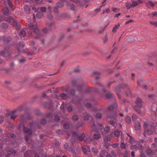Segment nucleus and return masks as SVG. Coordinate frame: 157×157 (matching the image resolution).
<instances>
[{"mask_svg":"<svg viewBox=\"0 0 157 157\" xmlns=\"http://www.w3.org/2000/svg\"><path fill=\"white\" fill-rule=\"evenodd\" d=\"M29 29L32 31H33L34 33H36L38 29L36 25H34L32 24H30L29 25Z\"/></svg>","mask_w":157,"mask_h":157,"instance_id":"f257e3e1","label":"nucleus"},{"mask_svg":"<svg viewBox=\"0 0 157 157\" xmlns=\"http://www.w3.org/2000/svg\"><path fill=\"white\" fill-rule=\"evenodd\" d=\"M72 135L74 136H78V139L80 140H83L85 136V135L84 134H82L78 136V133L76 132H73L72 133Z\"/></svg>","mask_w":157,"mask_h":157,"instance_id":"f03ea898","label":"nucleus"},{"mask_svg":"<svg viewBox=\"0 0 157 157\" xmlns=\"http://www.w3.org/2000/svg\"><path fill=\"white\" fill-rule=\"evenodd\" d=\"M8 21H9L11 23L12 25L13 26H17L18 23L17 21L15 19L13 18L12 17H10L9 19L8 20Z\"/></svg>","mask_w":157,"mask_h":157,"instance_id":"7ed1b4c3","label":"nucleus"},{"mask_svg":"<svg viewBox=\"0 0 157 157\" xmlns=\"http://www.w3.org/2000/svg\"><path fill=\"white\" fill-rule=\"evenodd\" d=\"M151 126L148 125L147 123H144V135L145 136H146V133L147 132V131L148 130L149 128Z\"/></svg>","mask_w":157,"mask_h":157,"instance_id":"20e7f679","label":"nucleus"},{"mask_svg":"<svg viewBox=\"0 0 157 157\" xmlns=\"http://www.w3.org/2000/svg\"><path fill=\"white\" fill-rule=\"evenodd\" d=\"M135 126L136 130H140V123L138 121H136L135 123Z\"/></svg>","mask_w":157,"mask_h":157,"instance_id":"39448f33","label":"nucleus"},{"mask_svg":"<svg viewBox=\"0 0 157 157\" xmlns=\"http://www.w3.org/2000/svg\"><path fill=\"white\" fill-rule=\"evenodd\" d=\"M92 76L96 79H98L100 77V74L97 71H94L92 74Z\"/></svg>","mask_w":157,"mask_h":157,"instance_id":"423d86ee","label":"nucleus"},{"mask_svg":"<svg viewBox=\"0 0 157 157\" xmlns=\"http://www.w3.org/2000/svg\"><path fill=\"white\" fill-rule=\"evenodd\" d=\"M136 105L139 107L142 106V102L141 99L140 98H138L136 101Z\"/></svg>","mask_w":157,"mask_h":157,"instance_id":"0eeeda50","label":"nucleus"},{"mask_svg":"<svg viewBox=\"0 0 157 157\" xmlns=\"http://www.w3.org/2000/svg\"><path fill=\"white\" fill-rule=\"evenodd\" d=\"M101 137L100 135L98 133H96L93 134V137L94 139L98 140Z\"/></svg>","mask_w":157,"mask_h":157,"instance_id":"6e6552de","label":"nucleus"},{"mask_svg":"<svg viewBox=\"0 0 157 157\" xmlns=\"http://www.w3.org/2000/svg\"><path fill=\"white\" fill-rule=\"evenodd\" d=\"M24 9L25 11L28 13L29 14L30 13V8L29 6L27 5H25L24 6Z\"/></svg>","mask_w":157,"mask_h":157,"instance_id":"1a4fd4ad","label":"nucleus"},{"mask_svg":"<svg viewBox=\"0 0 157 157\" xmlns=\"http://www.w3.org/2000/svg\"><path fill=\"white\" fill-rule=\"evenodd\" d=\"M109 122H110V124H111L113 125L115 128L117 127V123L116 121V120H115L114 121H113V120H111Z\"/></svg>","mask_w":157,"mask_h":157,"instance_id":"9d476101","label":"nucleus"},{"mask_svg":"<svg viewBox=\"0 0 157 157\" xmlns=\"http://www.w3.org/2000/svg\"><path fill=\"white\" fill-rule=\"evenodd\" d=\"M120 24H118L117 25H116L113 27L112 31L113 33H115L117 31V29L120 26Z\"/></svg>","mask_w":157,"mask_h":157,"instance_id":"9b49d317","label":"nucleus"},{"mask_svg":"<svg viewBox=\"0 0 157 157\" xmlns=\"http://www.w3.org/2000/svg\"><path fill=\"white\" fill-rule=\"evenodd\" d=\"M2 11L3 13L5 15H7L9 14V10L7 8H5L2 9Z\"/></svg>","mask_w":157,"mask_h":157,"instance_id":"f8f14e48","label":"nucleus"},{"mask_svg":"<svg viewBox=\"0 0 157 157\" xmlns=\"http://www.w3.org/2000/svg\"><path fill=\"white\" fill-rule=\"evenodd\" d=\"M24 131L25 133H26L29 135H30L31 134V133H32L31 132L29 129H28L27 128H24Z\"/></svg>","mask_w":157,"mask_h":157,"instance_id":"ddd939ff","label":"nucleus"},{"mask_svg":"<svg viewBox=\"0 0 157 157\" xmlns=\"http://www.w3.org/2000/svg\"><path fill=\"white\" fill-rule=\"evenodd\" d=\"M19 36L23 37L25 36H26L25 32L24 30H21L19 33Z\"/></svg>","mask_w":157,"mask_h":157,"instance_id":"4468645a","label":"nucleus"},{"mask_svg":"<svg viewBox=\"0 0 157 157\" xmlns=\"http://www.w3.org/2000/svg\"><path fill=\"white\" fill-rule=\"evenodd\" d=\"M125 5L126 6V8L127 9H129L132 7V4H131L130 3L127 2L125 3Z\"/></svg>","mask_w":157,"mask_h":157,"instance_id":"2eb2a0df","label":"nucleus"},{"mask_svg":"<svg viewBox=\"0 0 157 157\" xmlns=\"http://www.w3.org/2000/svg\"><path fill=\"white\" fill-rule=\"evenodd\" d=\"M43 14L41 12H39L37 13L36 16L38 18H40L43 16Z\"/></svg>","mask_w":157,"mask_h":157,"instance_id":"dca6fc26","label":"nucleus"},{"mask_svg":"<svg viewBox=\"0 0 157 157\" xmlns=\"http://www.w3.org/2000/svg\"><path fill=\"white\" fill-rule=\"evenodd\" d=\"M114 135L116 137H118L120 135V132L119 131L117 130L115 131L114 132Z\"/></svg>","mask_w":157,"mask_h":157,"instance_id":"f3484780","label":"nucleus"},{"mask_svg":"<svg viewBox=\"0 0 157 157\" xmlns=\"http://www.w3.org/2000/svg\"><path fill=\"white\" fill-rule=\"evenodd\" d=\"M126 121L128 124H130L131 122L130 118L129 117H127L126 119Z\"/></svg>","mask_w":157,"mask_h":157,"instance_id":"a211bd4d","label":"nucleus"},{"mask_svg":"<svg viewBox=\"0 0 157 157\" xmlns=\"http://www.w3.org/2000/svg\"><path fill=\"white\" fill-rule=\"evenodd\" d=\"M96 117L97 118L100 119L101 117L102 114L100 113H98L96 114Z\"/></svg>","mask_w":157,"mask_h":157,"instance_id":"6ab92c4d","label":"nucleus"},{"mask_svg":"<svg viewBox=\"0 0 157 157\" xmlns=\"http://www.w3.org/2000/svg\"><path fill=\"white\" fill-rule=\"evenodd\" d=\"M126 144H124L123 142H122L120 145L122 149H125Z\"/></svg>","mask_w":157,"mask_h":157,"instance_id":"aec40b11","label":"nucleus"},{"mask_svg":"<svg viewBox=\"0 0 157 157\" xmlns=\"http://www.w3.org/2000/svg\"><path fill=\"white\" fill-rule=\"evenodd\" d=\"M153 133L152 131L151 130H147L146 132V134L151 135Z\"/></svg>","mask_w":157,"mask_h":157,"instance_id":"412c9836","label":"nucleus"},{"mask_svg":"<svg viewBox=\"0 0 157 157\" xmlns=\"http://www.w3.org/2000/svg\"><path fill=\"white\" fill-rule=\"evenodd\" d=\"M92 151L95 153H97L98 152V149L94 147H93L92 149Z\"/></svg>","mask_w":157,"mask_h":157,"instance_id":"4be33fe9","label":"nucleus"},{"mask_svg":"<svg viewBox=\"0 0 157 157\" xmlns=\"http://www.w3.org/2000/svg\"><path fill=\"white\" fill-rule=\"evenodd\" d=\"M138 3L135 1H133L132 4V7H135L138 5Z\"/></svg>","mask_w":157,"mask_h":157,"instance_id":"5701e85b","label":"nucleus"},{"mask_svg":"<svg viewBox=\"0 0 157 157\" xmlns=\"http://www.w3.org/2000/svg\"><path fill=\"white\" fill-rule=\"evenodd\" d=\"M63 127L64 128L66 129H68L69 127V124L68 123H65L63 125Z\"/></svg>","mask_w":157,"mask_h":157,"instance_id":"b1692460","label":"nucleus"},{"mask_svg":"<svg viewBox=\"0 0 157 157\" xmlns=\"http://www.w3.org/2000/svg\"><path fill=\"white\" fill-rule=\"evenodd\" d=\"M4 120V117L2 115H0V124L2 123Z\"/></svg>","mask_w":157,"mask_h":157,"instance_id":"393cba45","label":"nucleus"},{"mask_svg":"<svg viewBox=\"0 0 157 157\" xmlns=\"http://www.w3.org/2000/svg\"><path fill=\"white\" fill-rule=\"evenodd\" d=\"M119 145V144L118 143H114L111 146L113 148H116Z\"/></svg>","mask_w":157,"mask_h":157,"instance_id":"a878e982","label":"nucleus"},{"mask_svg":"<svg viewBox=\"0 0 157 157\" xmlns=\"http://www.w3.org/2000/svg\"><path fill=\"white\" fill-rule=\"evenodd\" d=\"M2 27L4 29H6L8 27V25L6 23H4L2 25Z\"/></svg>","mask_w":157,"mask_h":157,"instance_id":"bb28decb","label":"nucleus"},{"mask_svg":"<svg viewBox=\"0 0 157 157\" xmlns=\"http://www.w3.org/2000/svg\"><path fill=\"white\" fill-rule=\"evenodd\" d=\"M63 4L62 2H58L57 4V6L59 7H61L63 6Z\"/></svg>","mask_w":157,"mask_h":157,"instance_id":"cd10ccee","label":"nucleus"},{"mask_svg":"<svg viewBox=\"0 0 157 157\" xmlns=\"http://www.w3.org/2000/svg\"><path fill=\"white\" fill-rule=\"evenodd\" d=\"M104 140L105 141H108L110 140V137H109V136H108L106 137H105L104 139Z\"/></svg>","mask_w":157,"mask_h":157,"instance_id":"c85d7f7f","label":"nucleus"},{"mask_svg":"<svg viewBox=\"0 0 157 157\" xmlns=\"http://www.w3.org/2000/svg\"><path fill=\"white\" fill-rule=\"evenodd\" d=\"M150 23L151 25H153L156 26H157V21L154 22V21H150Z\"/></svg>","mask_w":157,"mask_h":157,"instance_id":"c756f323","label":"nucleus"},{"mask_svg":"<svg viewBox=\"0 0 157 157\" xmlns=\"http://www.w3.org/2000/svg\"><path fill=\"white\" fill-rule=\"evenodd\" d=\"M131 148L132 150L138 149V147L136 145H132L131 146Z\"/></svg>","mask_w":157,"mask_h":157,"instance_id":"7c9ffc66","label":"nucleus"},{"mask_svg":"<svg viewBox=\"0 0 157 157\" xmlns=\"http://www.w3.org/2000/svg\"><path fill=\"white\" fill-rule=\"evenodd\" d=\"M129 137H130V139H129L130 142L131 144H133V143H134V140L133 139L131 136H129Z\"/></svg>","mask_w":157,"mask_h":157,"instance_id":"2f4dec72","label":"nucleus"},{"mask_svg":"<svg viewBox=\"0 0 157 157\" xmlns=\"http://www.w3.org/2000/svg\"><path fill=\"white\" fill-rule=\"evenodd\" d=\"M61 97L63 99H65L67 97V95L65 94H63L61 95Z\"/></svg>","mask_w":157,"mask_h":157,"instance_id":"473e14b6","label":"nucleus"},{"mask_svg":"<svg viewBox=\"0 0 157 157\" xmlns=\"http://www.w3.org/2000/svg\"><path fill=\"white\" fill-rule=\"evenodd\" d=\"M104 130L106 132H108L110 130V128L108 126H107L105 127Z\"/></svg>","mask_w":157,"mask_h":157,"instance_id":"72a5a7b5","label":"nucleus"},{"mask_svg":"<svg viewBox=\"0 0 157 157\" xmlns=\"http://www.w3.org/2000/svg\"><path fill=\"white\" fill-rule=\"evenodd\" d=\"M132 119L133 121H135L137 119V116L135 115H133L132 117Z\"/></svg>","mask_w":157,"mask_h":157,"instance_id":"f704fd0d","label":"nucleus"},{"mask_svg":"<svg viewBox=\"0 0 157 157\" xmlns=\"http://www.w3.org/2000/svg\"><path fill=\"white\" fill-rule=\"evenodd\" d=\"M103 6H101L99 8L96 9L95 10V12L97 13L98 12H100L101 11V7Z\"/></svg>","mask_w":157,"mask_h":157,"instance_id":"c9c22d12","label":"nucleus"},{"mask_svg":"<svg viewBox=\"0 0 157 157\" xmlns=\"http://www.w3.org/2000/svg\"><path fill=\"white\" fill-rule=\"evenodd\" d=\"M73 120L76 121L78 119V117L77 115H74L72 117Z\"/></svg>","mask_w":157,"mask_h":157,"instance_id":"e433bc0d","label":"nucleus"},{"mask_svg":"<svg viewBox=\"0 0 157 157\" xmlns=\"http://www.w3.org/2000/svg\"><path fill=\"white\" fill-rule=\"evenodd\" d=\"M40 10L42 12H45L46 10V8L45 7H41L40 8Z\"/></svg>","mask_w":157,"mask_h":157,"instance_id":"4c0bfd02","label":"nucleus"},{"mask_svg":"<svg viewBox=\"0 0 157 157\" xmlns=\"http://www.w3.org/2000/svg\"><path fill=\"white\" fill-rule=\"evenodd\" d=\"M55 120L56 121H58L59 120V118L58 116H56L55 117Z\"/></svg>","mask_w":157,"mask_h":157,"instance_id":"58836bf2","label":"nucleus"},{"mask_svg":"<svg viewBox=\"0 0 157 157\" xmlns=\"http://www.w3.org/2000/svg\"><path fill=\"white\" fill-rule=\"evenodd\" d=\"M67 110L68 112H70L72 110V108L71 106H68L67 108Z\"/></svg>","mask_w":157,"mask_h":157,"instance_id":"ea45409f","label":"nucleus"},{"mask_svg":"<svg viewBox=\"0 0 157 157\" xmlns=\"http://www.w3.org/2000/svg\"><path fill=\"white\" fill-rule=\"evenodd\" d=\"M74 6L73 4H71L70 5V9L72 10H73L74 9Z\"/></svg>","mask_w":157,"mask_h":157,"instance_id":"a19ab883","label":"nucleus"},{"mask_svg":"<svg viewBox=\"0 0 157 157\" xmlns=\"http://www.w3.org/2000/svg\"><path fill=\"white\" fill-rule=\"evenodd\" d=\"M111 154L113 156H114V157H117V155L115 154V152L114 151H111Z\"/></svg>","mask_w":157,"mask_h":157,"instance_id":"79ce46f5","label":"nucleus"},{"mask_svg":"<svg viewBox=\"0 0 157 157\" xmlns=\"http://www.w3.org/2000/svg\"><path fill=\"white\" fill-rule=\"evenodd\" d=\"M112 9L113 11L116 12L118 10V8L114 7H112Z\"/></svg>","mask_w":157,"mask_h":157,"instance_id":"37998d69","label":"nucleus"},{"mask_svg":"<svg viewBox=\"0 0 157 157\" xmlns=\"http://www.w3.org/2000/svg\"><path fill=\"white\" fill-rule=\"evenodd\" d=\"M69 147V145H68V144L67 143L65 144L64 145V147L66 149H67Z\"/></svg>","mask_w":157,"mask_h":157,"instance_id":"c03bdc74","label":"nucleus"},{"mask_svg":"<svg viewBox=\"0 0 157 157\" xmlns=\"http://www.w3.org/2000/svg\"><path fill=\"white\" fill-rule=\"evenodd\" d=\"M149 4H150V5L152 6H154V3L151 1H149Z\"/></svg>","mask_w":157,"mask_h":157,"instance_id":"a18cd8bd","label":"nucleus"},{"mask_svg":"<svg viewBox=\"0 0 157 157\" xmlns=\"http://www.w3.org/2000/svg\"><path fill=\"white\" fill-rule=\"evenodd\" d=\"M152 15L154 16H157V12H154L152 13Z\"/></svg>","mask_w":157,"mask_h":157,"instance_id":"49530a36","label":"nucleus"},{"mask_svg":"<svg viewBox=\"0 0 157 157\" xmlns=\"http://www.w3.org/2000/svg\"><path fill=\"white\" fill-rule=\"evenodd\" d=\"M133 21V20H130L129 21H127L126 22V23H125V24H128L129 23H131V22H132Z\"/></svg>","mask_w":157,"mask_h":157,"instance_id":"de8ad7c7","label":"nucleus"},{"mask_svg":"<svg viewBox=\"0 0 157 157\" xmlns=\"http://www.w3.org/2000/svg\"><path fill=\"white\" fill-rule=\"evenodd\" d=\"M64 104L63 103L61 105L60 109L62 110L64 108Z\"/></svg>","mask_w":157,"mask_h":157,"instance_id":"09e8293b","label":"nucleus"},{"mask_svg":"<svg viewBox=\"0 0 157 157\" xmlns=\"http://www.w3.org/2000/svg\"><path fill=\"white\" fill-rule=\"evenodd\" d=\"M17 116L15 115H12L11 116V117L12 119H14L17 117Z\"/></svg>","mask_w":157,"mask_h":157,"instance_id":"8fccbe9b","label":"nucleus"},{"mask_svg":"<svg viewBox=\"0 0 157 157\" xmlns=\"http://www.w3.org/2000/svg\"><path fill=\"white\" fill-rule=\"evenodd\" d=\"M8 4L10 7H12V4L9 1L8 2Z\"/></svg>","mask_w":157,"mask_h":157,"instance_id":"3c124183","label":"nucleus"},{"mask_svg":"<svg viewBox=\"0 0 157 157\" xmlns=\"http://www.w3.org/2000/svg\"><path fill=\"white\" fill-rule=\"evenodd\" d=\"M121 14L120 13H118L117 14H116L115 15V17H118L119 16L121 15Z\"/></svg>","mask_w":157,"mask_h":157,"instance_id":"603ef678","label":"nucleus"},{"mask_svg":"<svg viewBox=\"0 0 157 157\" xmlns=\"http://www.w3.org/2000/svg\"><path fill=\"white\" fill-rule=\"evenodd\" d=\"M57 133L59 134H61L62 133V131L60 130H59L57 131Z\"/></svg>","mask_w":157,"mask_h":157,"instance_id":"864d4df0","label":"nucleus"},{"mask_svg":"<svg viewBox=\"0 0 157 157\" xmlns=\"http://www.w3.org/2000/svg\"><path fill=\"white\" fill-rule=\"evenodd\" d=\"M140 157H145V155L143 153H141L140 155Z\"/></svg>","mask_w":157,"mask_h":157,"instance_id":"5fc2aeb1","label":"nucleus"},{"mask_svg":"<svg viewBox=\"0 0 157 157\" xmlns=\"http://www.w3.org/2000/svg\"><path fill=\"white\" fill-rule=\"evenodd\" d=\"M113 109V106H112V105L109 106L108 108V109L109 110H110L111 109Z\"/></svg>","mask_w":157,"mask_h":157,"instance_id":"6e6d98bb","label":"nucleus"},{"mask_svg":"<svg viewBox=\"0 0 157 157\" xmlns=\"http://www.w3.org/2000/svg\"><path fill=\"white\" fill-rule=\"evenodd\" d=\"M43 32L44 33H46L48 31V30L46 28H45V29H43Z\"/></svg>","mask_w":157,"mask_h":157,"instance_id":"4d7b16f0","label":"nucleus"},{"mask_svg":"<svg viewBox=\"0 0 157 157\" xmlns=\"http://www.w3.org/2000/svg\"><path fill=\"white\" fill-rule=\"evenodd\" d=\"M147 152L148 154H150L152 152V151L151 150L149 149L147 151Z\"/></svg>","mask_w":157,"mask_h":157,"instance_id":"13d9d810","label":"nucleus"},{"mask_svg":"<svg viewBox=\"0 0 157 157\" xmlns=\"http://www.w3.org/2000/svg\"><path fill=\"white\" fill-rule=\"evenodd\" d=\"M82 150H83V152H84V153L85 154H86V152H87L86 151V149H85V148H83Z\"/></svg>","mask_w":157,"mask_h":157,"instance_id":"bf43d9fd","label":"nucleus"},{"mask_svg":"<svg viewBox=\"0 0 157 157\" xmlns=\"http://www.w3.org/2000/svg\"><path fill=\"white\" fill-rule=\"evenodd\" d=\"M131 155L132 157H134L135 156V152L134 151H132L131 152Z\"/></svg>","mask_w":157,"mask_h":157,"instance_id":"052dcab7","label":"nucleus"},{"mask_svg":"<svg viewBox=\"0 0 157 157\" xmlns=\"http://www.w3.org/2000/svg\"><path fill=\"white\" fill-rule=\"evenodd\" d=\"M135 109H136V111L139 113H140V110H137L136 109V107H135Z\"/></svg>","mask_w":157,"mask_h":157,"instance_id":"680f3d73","label":"nucleus"},{"mask_svg":"<svg viewBox=\"0 0 157 157\" xmlns=\"http://www.w3.org/2000/svg\"><path fill=\"white\" fill-rule=\"evenodd\" d=\"M32 9L33 10H35V12L37 10L36 9V8L34 7H33Z\"/></svg>","mask_w":157,"mask_h":157,"instance_id":"e2e57ef3","label":"nucleus"},{"mask_svg":"<svg viewBox=\"0 0 157 157\" xmlns=\"http://www.w3.org/2000/svg\"><path fill=\"white\" fill-rule=\"evenodd\" d=\"M87 151L90 152V149L89 146H88L87 149Z\"/></svg>","mask_w":157,"mask_h":157,"instance_id":"0e129e2a","label":"nucleus"},{"mask_svg":"<svg viewBox=\"0 0 157 157\" xmlns=\"http://www.w3.org/2000/svg\"><path fill=\"white\" fill-rule=\"evenodd\" d=\"M54 11L55 12L57 13L58 11V9L56 8L54 9Z\"/></svg>","mask_w":157,"mask_h":157,"instance_id":"69168bd1","label":"nucleus"},{"mask_svg":"<svg viewBox=\"0 0 157 157\" xmlns=\"http://www.w3.org/2000/svg\"><path fill=\"white\" fill-rule=\"evenodd\" d=\"M109 12H110V10H109V9H107L106 10V12L107 13H109Z\"/></svg>","mask_w":157,"mask_h":157,"instance_id":"338daca9","label":"nucleus"},{"mask_svg":"<svg viewBox=\"0 0 157 157\" xmlns=\"http://www.w3.org/2000/svg\"><path fill=\"white\" fill-rule=\"evenodd\" d=\"M45 122L46 121L44 120H43L41 121V123L43 124H45Z\"/></svg>","mask_w":157,"mask_h":157,"instance_id":"774afa93","label":"nucleus"}]
</instances>
